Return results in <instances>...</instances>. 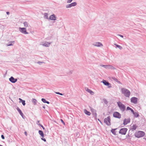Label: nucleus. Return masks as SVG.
I'll return each instance as SVG.
<instances>
[{
	"label": "nucleus",
	"instance_id": "nucleus-1",
	"mask_svg": "<svg viewBox=\"0 0 146 146\" xmlns=\"http://www.w3.org/2000/svg\"><path fill=\"white\" fill-rule=\"evenodd\" d=\"M121 92L125 97H129L130 95V92L128 90L125 88H122L121 89Z\"/></svg>",
	"mask_w": 146,
	"mask_h": 146
},
{
	"label": "nucleus",
	"instance_id": "nucleus-2",
	"mask_svg": "<svg viewBox=\"0 0 146 146\" xmlns=\"http://www.w3.org/2000/svg\"><path fill=\"white\" fill-rule=\"evenodd\" d=\"M117 103L119 109L122 112H123L125 110V106L123 104L120 102H117Z\"/></svg>",
	"mask_w": 146,
	"mask_h": 146
},
{
	"label": "nucleus",
	"instance_id": "nucleus-3",
	"mask_svg": "<svg viewBox=\"0 0 146 146\" xmlns=\"http://www.w3.org/2000/svg\"><path fill=\"white\" fill-rule=\"evenodd\" d=\"M145 133L144 132L141 131H139L135 134V136L137 138H140L144 136Z\"/></svg>",
	"mask_w": 146,
	"mask_h": 146
},
{
	"label": "nucleus",
	"instance_id": "nucleus-4",
	"mask_svg": "<svg viewBox=\"0 0 146 146\" xmlns=\"http://www.w3.org/2000/svg\"><path fill=\"white\" fill-rule=\"evenodd\" d=\"M104 122L106 125L110 126L111 125L110 117V116H108L107 118H105L104 119Z\"/></svg>",
	"mask_w": 146,
	"mask_h": 146
},
{
	"label": "nucleus",
	"instance_id": "nucleus-5",
	"mask_svg": "<svg viewBox=\"0 0 146 146\" xmlns=\"http://www.w3.org/2000/svg\"><path fill=\"white\" fill-rule=\"evenodd\" d=\"M19 30L22 33L24 34H28V33L27 31V30L25 28L19 27Z\"/></svg>",
	"mask_w": 146,
	"mask_h": 146
},
{
	"label": "nucleus",
	"instance_id": "nucleus-6",
	"mask_svg": "<svg viewBox=\"0 0 146 146\" xmlns=\"http://www.w3.org/2000/svg\"><path fill=\"white\" fill-rule=\"evenodd\" d=\"M127 129L126 128L121 129L119 131V133L122 135H125L126 134Z\"/></svg>",
	"mask_w": 146,
	"mask_h": 146
},
{
	"label": "nucleus",
	"instance_id": "nucleus-7",
	"mask_svg": "<svg viewBox=\"0 0 146 146\" xmlns=\"http://www.w3.org/2000/svg\"><path fill=\"white\" fill-rule=\"evenodd\" d=\"M113 117L117 118L120 119L121 118V115L117 112H115L113 114Z\"/></svg>",
	"mask_w": 146,
	"mask_h": 146
},
{
	"label": "nucleus",
	"instance_id": "nucleus-8",
	"mask_svg": "<svg viewBox=\"0 0 146 146\" xmlns=\"http://www.w3.org/2000/svg\"><path fill=\"white\" fill-rule=\"evenodd\" d=\"M77 3L76 2L72 3L70 4H68L66 5V8H70L76 5Z\"/></svg>",
	"mask_w": 146,
	"mask_h": 146
},
{
	"label": "nucleus",
	"instance_id": "nucleus-9",
	"mask_svg": "<svg viewBox=\"0 0 146 146\" xmlns=\"http://www.w3.org/2000/svg\"><path fill=\"white\" fill-rule=\"evenodd\" d=\"M101 82H103L105 85L108 86V88L111 87V84L106 80H103Z\"/></svg>",
	"mask_w": 146,
	"mask_h": 146
},
{
	"label": "nucleus",
	"instance_id": "nucleus-10",
	"mask_svg": "<svg viewBox=\"0 0 146 146\" xmlns=\"http://www.w3.org/2000/svg\"><path fill=\"white\" fill-rule=\"evenodd\" d=\"M52 43V42H43L41 43V45L45 47H49L50 44Z\"/></svg>",
	"mask_w": 146,
	"mask_h": 146
},
{
	"label": "nucleus",
	"instance_id": "nucleus-11",
	"mask_svg": "<svg viewBox=\"0 0 146 146\" xmlns=\"http://www.w3.org/2000/svg\"><path fill=\"white\" fill-rule=\"evenodd\" d=\"M138 98L135 97H133L131 99V102L134 104H137V103Z\"/></svg>",
	"mask_w": 146,
	"mask_h": 146
},
{
	"label": "nucleus",
	"instance_id": "nucleus-12",
	"mask_svg": "<svg viewBox=\"0 0 146 146\" xmlns=\"http://www.w3.org/2000/svg\"><path fill=\"white\" fill-rule=\"evenodd\" d=\"M130 121V119L129 118L128 119H125L123 121V124L124 125H126L129 123Z\"/></svg>",
	"mask_w": 146,
	"mask_h": 146
},
{
	"label": "nucleus",
	"instance_id": "nucleus-13",
	"mask_svg": "<svg viewBox=\"0 0 146 146\" xmlns=\"http://www.w3.org/2000/svg\"><path fill=\"white\" fill-rule=\"evenodd\" d=\"M17 78H15L11 76L9 78V80L12 83H15L17 81Z\"/></svg>",
	"mask_w": 146,
	"mask_h": 146
},
{
	"label": "nucleus",
	"instance_id": "nucleus-14",
	"mask_svg": "<svg viewBox=\"0 0 146 146\" xmlns=\"http://www.w3.org/2000/svg\"><path fill=\"white\" fill-rule=\"evenodd\" d=\"M91 110L95 118H96L97 117V114L96 110L93 108H91Z\"/></svg>",
	"mask_w": 146,
	"mask_h": 146
},
{
	"label": "nucleus",
	"instance_id": "nucleus-15",
	"mask_svg": "<svg viewBox=\"0 0 146 146\" xmlns=\"http://www.w3.org/2000/svg\"><path fill=\"white\" fill-rule=\"evenodd\" d=\"M56 17L54 14L51 15L49 17V19L51 20L55 21L56 20Z\"/></svg>",
	"mask_w": 146,
	"mask_h": 146
},
{
	"label": "nucleus",
	"instance_id": "nucleus-16",
	"mask_svg": "<svg viewBox=\"0 0 146 146\" xmlns=\"http://www.w3.org/2000/svg\"><path fill=\"white\" fill-rule=\"evenodd\" d=\"M93 45L95 46L98 47H100V46H103V45L102 44V43L99 42H97L94 43L93 44Z\"/></svg>",
	"mask_w": 146,
	"mask_h": 146
},
{
	"label": "nucleus",
	"instance_id": "nucleus-17",
	"mask_svg": "<svg viewBox=\"0 0 146 146\" xmlns=\"http://www.w3.org/2000/svg\"><path fill=\"white\" fill-rule=\"evenodd\" d=\"M15 42L14 41H11L9 42L8 44H7V46H13Z\"/></svg>",
	"mask_w": 146,
	"mask_h": 146
},
{
	"label": "nucleus",
	"instance_id": "nucleus-18",
	"mask_svg": "<svg viewBox=\"0 0 146 146\" xmlns=\"http://www.w3.org/2000/svg\"><path fill=\"white\" fill-rule=\"evenodd\" d=\"M137 127V126L135 125H133L131 127V129L132 131H133L136 129Z\"/></svg>",
	"mask_w": 146,
	"mask_h": 146
},
{
	"label": "nucleus",
	"instance_id": "nucleus-19",
	"mask_svg": "<svg viewBox=\"0 0 146 146\" xmlns=\"http://www.w3.org/2000/svg\"><path fill=\"white\" fill-rule=\"evenodd\" d=\"M17 109L18 111L19 112V113L20 114V115L23 117V113L21 111V110L19 109V108L18 107L17 108Z\"/></svg>",
	"mask_w": 146,
	"mask_h": 146
},
{
	"label": "nucleus",
	"instance_id": "nucleus-20",
	"mask_svg": "<svg viewBox=\"0 0 146 146\" xmlns=\"http://www.w3.org/2000/svg\"><path fill=\"white\" fill-rule=\"evenodd\" d=\"M108 69L115 70L116 69V68L110 65H108Z\"/></svg>",
	"mask_w": 146,
	"mask_h": 146
},
{
	"label": "nucleus",
	"instance_id": "nucleus-21",
	"mask_svg": "<svg viewBox=\"0 0 146 146\" xmlns=\"http://www.w3.org/2000/svg\"><path fill=\"white\" fill-rule=\"evenodd\" d=\"M84 113L86 115H90L91 114V113L89 111H88L86 109H85L84 110Z\"/></svg>",
	"mask_w": 146,
	"mask_h": 146
},
{
	"label": "nucleus",
	"instance_id": "nucleus-22",
	"mask_svg": "<svg viewBox=\"0 0 146 146\" xmlns=\"http://www.w3.org/2000/svg\"><path fill=\"white\" fill-rule=\"evenodd\" d=\"M86 91L88 92H89L91 94L93 95L94 94V92L91 90H90L88 89V88H87V89H86Z\"/></svg>",
	"mask_w": 146,
	"mask_h": 146
},
{
	"label": "nucleus",
	"instance_id": "nucleus-23",
	"mask_svg": "<svg viewBox=\"0 0 146 146\" xmlns=\"http://www.w3.org/2000/svg\"><path fill=\"white\" fill-rule=\"evenodd\" d=\"M32 101L34 105H36L37 102V100L34 98L32 99Z\"/></svg>",
	"mask_w": 146,
	"mask_h": 146
},
{
	"label": "nucleus",
	"instance_id": "nucleus-24",
	"mask_svg": "<svg viewBox=\"0 0 146 146\" xmlns=\"http://www.w3.org/2000/svg\"><path fill=\"white\" fill-rule=\"evenodd\" d=\"M134 115V117H138L139 116V115L138 113L137 112H135L134 111L132 113Z\"/></svg>",
	"mask_w": 146,
	"mask_h": 146
},
{
	"label": "nucleus",
	"instance_id": "nucleus-25",
	"mask_svg": "<svg viewBox=\"0 0 146 146\" xmlns=\"http://www.w3.org/2000/svg\"><path fill=\"white\" fill-rule=\"evenodd\" d=\"M38 133L42 137H44V134L43 132L41 130H39L38 131Z\"/></svg>",
	"mask_w": 146,
	"mask_h": 146
},
{
	"label": "nucleus",
	"instance_id": "nucleus-26",
	"mask_svg": "<svg viewBox=\"0 0 146 146\" xmlns=\"http://www.w3.org/2000/svg\"><path fill=\"white\" fill-rule=\"evenodd\" d=\"M112 79L113 80L117 82L119 84H121L120 82V81H119L118 80H117V78H115V77H112Z\"/></svg>",
	"mask_w": 146,
	"mask_h": 146
},
{
	"label": "nucleus",
	"instance_id": "nucleus-27",
	"mask_svg": "<svg viewBox=\"0 0 146 146\" xmlns=\"http://www.w3.org/2000/svg\"><path fill=\"white\" fill-rule=\"evenodd\" d=\"M117 129H112L111 131V132L114 135H116V133L115 131V130Z\"/></svg>",
	"mask_w": 146,
	"mask_h": 146
},
{
	"label": "nucleus",
	"instance_id": "nucleus-28",
	"mask_svg": "<svg viewBox=\"0 0 146 146\" xmlns=\"http://www.w3.org/2000/svg\"><path fill=\"white\" fill-rule=\"evenodd\" d=\"M126 110H130L133 113L134 112V110L131 108H130L128 106L127 107Z\"/></svg>",
	"mask_w": 146,
	"mask_h": 146
},
{
	"label": "nucleus",
	"instance_id": "nucleus-29",
	"mask_svg": "<svg viewBox=\"0 0 146 146\" xmlns=\"http://www.w3.org/2000/svg\"><path fill=\"white\" fill-rule=\"evenodd\" d=\"M114 45L116 46V48H119L120 50H121L122 49V47L116 44H115Z\"/></svg>",
	"mask_w": 146,
	"mask_h": 146
},
{
	"label": "nucleus",
	"instance_id": "nucleus-30",
	"mask_svg": "<svg viewBox=\"0 0 146 146\" xmlns=\"http://www.w3.org/2000/svg\"><path fill=\"white\" fill-rule=\"evenodd\" d=\"M23 24L25 27H28L29 26V24L27 22H24L23 23Z\"/></svg>",
	"mask_w": 146,
	"mask_h": 146
},
{
	"label": "nucleus",
	"instance_id": "nucleus-31",
	"mask_svg": "<svg viewBox=\"0 0 146 146\" xmlns=\"http://www.w3.org/2000/svg\"><path fill=\"white\" fill-rule=\"evenodd\" d=\"M100 66H102L105 68L108 69V65H104L103 64H101Z\"/></svg>",
	"mask_w": 146,
	"mask_h": 146
},
{
	"label": "nucleus",
	"instance_id": "nucleus-32",
	"mask_svg": "<svg viewBox=\"0 0 146 146\" xmlns=\"http://www.w3.org/2000/svg\"><path fill=\"white\" fill-rule=\"evenodd\" d=\"M72 72H73L72 70H68V71H67V74H68V75H70L72 74Z\"/></svg>",
	"mask_w": 146,
	"mask_h": 146
},
{
	"label": "nucleus",
	"instance_id": "nucleus-33",
	"mask_svg": "<svg viewBox=\"0 0 146 146\" xmlns=\"http://www.w3.org/2000/svg\"><path fill=\"white\" fill-rule=\"evenodd\" d=\"M44 17L47 19H48V14L46 13H45L44 14Z\"/></svg>",
	"mask_w": 146,
	"mask_h": 146
},
{
	"label": "nucleus",
	"instance_id": "nucleus-34",
	"mask_svg": "<svg viewBox=\"0 0 146 146\" xmlns=\"http://www.w3.org/2000/svg\"><path fill=\"white\" fill-rule=\"evenodd\" d=\"M103 102L104 103H105L106 104H108V102L107 101V100L105 99H103Z\"/></svg>",
	"mask_w": 146,
	"mask_h": 146
},
{
	"label": "nucleus",
	"instance_id": "nucleus-35",
	"mask_svg": "<svg viewBox=\"0 0 146 146\" xmlns=\"http://www.w3.org/2000/svg\"><path fill=\"white\" fill-rule=\"evenodd\" d=\"M21 102L23 106H25V100H21Z\"/></svg>",
	"mask_w": 146,
	"mask_h": 146
},
{
	"label": "nucleus",
	"instance_id": "nucleus-36",
	"mask_svg": "<svg viewBox=\"0 0 146 146\" xmlns=\"http://www.w3.org/2000/svg\"><path fill=\"white\" fill-rule=\"evenodd\" d=\"M37 124L38 125L40 126L42 128V129H44V130L45 129V128L42 125H41V124H38V123H37Z\"/></svg>",
	"mask_w": 146,
	"mask_h": 146
},
{
	"label": "nucleus",
	"instance_id": "nucleus-37",
	"mask_svg": "<svg viewBox=\"0 0 146 146\" xmlns=\"http://www.w3.org/2000/svg\"><path fill=\"white\" fill-rule=\"evenodd\" d=\"M41 100L44 103H46V100L45 99H44V98H42L41 99Z\"/></svg>",
	"mask_w": 146,
	"mask_h": 146
},
{
	"label": "nucleus",
	"instance_id": "nucleus-38",
	"mask_svg": "<svg viewBox=\"0 0 146 146\" xmlns=\"http://www.w3.org/2000/svg\"><path fill=\"white\" fill-rule=\"evenodd\" d=\"M73 0H68L67 1V3H71Z\"/></svg>",
	"mask_w": 146,
	"mask_h": 146
},
{
	"label": "nucleus",
	"instance_id": "nucleus-39",
	"mask_svg": "<svg viewBox=\"0 0 146 146\" xmlns=\"http://www.w3.org/2000/svg\"><path fill=\"white\" fill-rule=\"evenodd\" d=\"M55 93L57 94H59L61 96L63 95V94L62 93H60L59 92H56Z\"/></svg>",
	"mask_w": 146,
	"mask_h": 146
},
{
	"label": "nucleus",
	"instance_id": "nucleus-40",
	"mask_svg": "<svg viewBox=\"0 0 146 146\" xmlns=\"http://www.w3.org/2000/svg\"><path fill=\"white\" fill-rule=\"evenodd\" d=\"M44 63L43 62H37V63L39 64L40 65L42 63Z\"/></svg>",
	"mask_w": 146,
	"mask_h": 146
},
{
	"label": "nucleus",
	"instance_id": "nucleus-41",
	"mask_svg": "<svg viewBox=\"0 0 146 146\" xmlns=\"http://www.w3.org/2000/svg\"><path fill=\"white\" fill-rule=\"evenodd\" d=\"M41 139L42 140H43L44 142H46V139L45 138H41Z\"/></svg>",
	"mask_w": 146,
	"mask_h": 146
},
{
	"label": "nucleus",
	"instance_id": "nucleus-42",
	"mask_svg": "<svg viewBox=\"0 0 146 146\" xmlns=\"http://www.w3.org/2000/svg\"><path fill=\"white\" fill-rule=\"evenodd\" d=\"M1 138L3 139H5V137H4V136L3 135H1Z\"/></svg>",
	"mask_w": 146,
	"mask_h": 146
},
{
	"label": "nucleus",
	"instance_id": "nucleus-43",
	"mask_svg": "<svg viewBox=\"0 0 146 146\" xmlns=\"http://www.w3.org/2000/svg\"><path fill=\"white\" fill-rule=\"evenodd\" d=\"M117 35L119 36L122 38H123V36L122 35L118 34V35Z\"/></svg>",
	"mask_w": 146,
	"mask_h": 146
},
{
	"label": "nucleus",
	"instance_id": "nucleus-44",
	"mask_svg": "<svg viewBox=\"0 0 146 146\" xmlns=\"http://www.w3.org/2000/svg\"><path fill=\"white\" fill-rule=\"evenodd\" d=\"M61 122L64 125H65V123L64 122V121H63V120L62 119H61Z\"/></svg>",
	"mask_w": 146,
	"mask_h": 146
},
{
	"label": "nucleus",
	"instance_id": "nucleus-45",
	"mask_svg": "<svg viewBox=\"0 0 146 146\" xmlns=\"http://www.w3.org/2000/svg\"><path fill=\"white\" fill-rule=\"evenodd\" d=\"M98 120L101 123V124H102V123L101 121L99 119H98Z\"/></svg>",
	"mask_w": 146,
	"mask_h": 146
},
{
	"label": "nucleus",
	"instance_id": "nucleus-46",
	"mask_svg": "<svg viewBox=\"0 0 146 146\" xmlns=\"http://www.w3.org/2000/svg\"><path fill=\"white\" fill-rule=\"evenodd\" d=\"M46 103L47 104H49L50 103L48 101H46Z\"/></svg>",
	"mask_w": 146,
	"mask_h": 146
},
{
	"label": "nucleus",
	"instance_id": "nucleus-47",
	"mask_svg": "<svg viewBox=\"0 0 146 146\" xmlns=\"http://www.w3.org/2000/svg\"><path fill=\"white\" fill-rule=\"evenodd\" d=\"M6 13L7 15H9V12H7Z\"/></svg>",
	"mask_w": 146,
	"mask_h": 146
},
{
	"label": "nucleus",
	"instance_id": "nucleus-48",
	"mask_svg": "<svg viewBox=\"0 0 146 146\" xmlns=\"http://www.w3.org/2000/svg\"><path fill=\"white\" fill-rule=\"evenodd\" d=\"M25 135H27V133L26 131H25Z\"/></svg>",
	"mask_w": 146,
	"mask_h": 146
},
{
	"label": "nucleus",
	"instance_id": "nucleus-49",
	"mask_svg": "<svg viewBox=\"0 0 146 146\" xmlns=\"http://www.w3.org/2000/svg\"><path fill=\"white\" fill-rule=\"evenodd\" d=\"M39 122H40V121H39V120L36 123L37 124V123H38V124H39Z\"/></svg>",
	"mask_w": 146,
	"mask_h": 146
},
{
	"label": "nucleus",
	"instance_id": "nucleus-50",
	"mask_svg": "<svg viewBox=\"0 0 146 146\" xmlns=\"http://www.w3.org/2000/svg\"><path fill=\"white\" fill-rule=\"evenodd\" d=\"M42 108H44V109H45V106H42Z\"/></svg>",
	"mask_w": 146,
	"mask_h": 146
},
{
	"label": "nucleus",
	"instance_id": "nucleus-51",
	"mask_svg": "<svg viewBox=\"0 0 146 146\" xmlns=\"http://www.w3.org/2000/svg\"><path fill=\"white\" fill-rule=\"evenodd\" d=\"M20 100H21H21H22V99H21L20 98H19V99Z\"/></svg>",
	"mask_w": 146,
	"mask_h": 146
},
{
	"label": "nucleus",
	"instance_id": "nucleus-52",
	"mask_svg": "<svg viewBox=\"0 0 146 146\" xmlns=\"http://www.w3.org/2000/svg\"><path fill=\"white\" fill-rule=\"evenodd\" d=\"M0 146H3L2 145H1L0 144Z\"/></svg>",
	"mask_w": 146,
	"mask_h": 146
}]
</instances>
